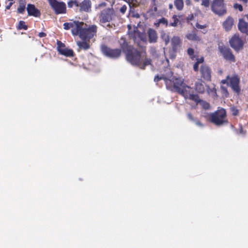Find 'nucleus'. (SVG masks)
Segmentation results:
<instances>
[{
	"label": "nucleus",
	"instance_id": "obj_15",
	"mask_svg": "<svg viewBox=\"0 0 248 248\" xmlns=\"http://www.w3.org/2000/svg\"><path fill=\"white\" fill-rule=\"evenodd\" d=\"M27 10L29 16H32L35 17H39L41 15V13L39 10L36 8L35 6L33 4H28Z\"/></svg>",
	"mask_w": 248,
	"mask_h": 248
},
{
	"label": "nucleus",
	"instance_id": "obj_12",
	"mask_svg": "<svg viewBox=\"0 0 248 248\" xmlns=\"http://www.w3.org/2000/svg\"><path fill=\"white\" fill-rule=\"evenodd\" d=\"M231 46L236 51L242 48L243 44L241 39L237 35H234L230 40Z\"/></svg>",
	"mask_w": 248,
	"mask_h": 248
},
{
	"label": "nucleus",
	"instance_id": "obj_31",
	"mask_svg": "<svg viewBox=\"0 0 248 248\" xmlns=\"http://www.w3.org/2000/svg\"><path fill=\"white\" fill-rule=\"evenodd\" d=\"M210 0H202L201 5L205 7H209L210 5Z\"/></svg>",
	"mask_w": 248,
	"mask_h": 248
},
{
	"label": "nucleus",
	"instance_id": "obj_11",
	"mask_svg": "<svg viewBox=\"0 0 248 248\" xmlns=\"http://www.w3.org/2000/svg\"><path fill=\"white\" fill-rule=\"evenodd\" d=\"M50 5L57 14H63L66 12V5L64 2L55 0Z\"/></svg>",
	"mask_w": 248,
	"mask_h": 248
},
{
	"label": "nucleus",
	"instance_id": "obj_22",
	"mask_svg": "<svg viewBox=\"0 0 248 248\" xmlns=\"http://www.w3.org/2000/svg\"><path fill=\"white\" fill-rule=\"evenodd\" d=\"M195 90L199 93H203L204 92L205 88L204 82L202 80H198L195 83Z\"/></svg>",
	"mask_w": 248,
	"mask_h": 248
},
{
	"label": "nucleus",
	"instance_id": "obj_7",
	"mask_svg": "<svg viewBox=\"0 0 248 248\" xmlns=\"http://www.w3.org/2000/svg\"><path fill=\"white\" fill-rule=\"evenodd\" d=\"M101 50L104 55L111 58H118L121 53V50L119 49H112L105 46H102Z\"/></svg>",
	"mask_w": 248,
	"mask_h": 248
},
{
	"label": "nucleus",
	"instance_id": "obj_5",
	"mask_svg": "<svg viewBox=\"0 0 248 248\" xmlns=\"http://www.w3.org/2000/svg\"><path fill=\"white\" fill-rule=\"evenodd\" d=\"M211 10L218 16H222L227 13L223 0H213L211 4Z\"/></svg>",
	"mask_w": 248,
	"mask_h": 248
},
{
	"label": "nucleus",
	"instance_id": "obj_34",
	"mask_svg": "<svg viewBox=\"0 0 248 248\" xmlns=\"http://www.w3.org/2000/svg\"><path fill=\"white\" fill-rule=\"evenodd\" d=\"M194 53V51L193 49H192L191 48H189L187 49V53L190 56V57L192 59H193V58H194V56H193Z\"/></svg>",
	"mask_w": 248,
	"mask_h": 248
},
{
	"label": "nucleus",
	"instance_id": "obj_23",
	"mask_svg": "<svg viewBox=\"0 0 248 248\" xmlns=\"http://www.w3.org/2000/svg\"><path fill=\"white\" fill-rule=\"evenodd\" d=\"M77 44L78 46L79 49H83L84 50H87L90 47V45H89V44L85 41H78L77 42Z\"/></svg>",
	"mask_w": 248,
	"mask_h": 248
},
{
	"label": "nucleus",
	"instance_id": "obj_41",
	"mask_svg": "<svg viewBox=\"0 0 248 248\" xmlns=\"http://www.w3.org/2000/svg\"><path fill=\"white\" fill-rule=\"evenodd\" d=\"M221 82L223 84H227L228 85H229V79H227V77L226 79L222 80Z\"/></svg>",
	"mask_w": 248,
	"mask_h": 248
},
{
	"label": "nucleus",
	"instance_id": "obj_29",
	"mask_svg": "<svg viewBox=\"0 0 248 248\" xmlns=\"http://www.w3.org/2000/svg\"><path fill=\"white\" fill-rule=\"evenodd\" d=\"M18 29L20 30L24 29L26 30L27 29V26L25 25V23L23 21H20L18 24Z\"/></svg>",
	"mask_w": 248,
	"mask_h": 248
},
{
	"label": "nucleus",
	"instance_id": "obj_53",
	"mask_svg": "<svg viewBox=\"0 0 248 248\" xmlns=\"http://www.w3.org/2000/svg\"><path fill=\"white\" fill-rule=\"evenodd\" d=\"M244 3H247L248 1V0H240Z\"/></svg>",
	"mask_w": 248,
	"mask_h": 248
},
{
	"label": "nucleus",
	"instance_id": "obj_20",
	"mask_svg": "<svg viewBox=\"0 0 248 248\" xmlns=\"http://www.w3.org/2000/svg\"><path fill=\"white\" fill-rule=\"evenodd\" d=\"M181 43L180 38L178 36H173L171 40V44L174 50H176L180 46Z\"/></svg>",
	"mask_w": 248,
	"mask_h": 248
},
{
	"label": "nucleus",
	"instance_id": "obj_26",
	"mask_svg": "<svg viewBox=\"0 0 248 248\" xmlns=\"http://www.w3.org/2000/svg\"><path fill=\"white\" fill-rule=\"evenodd\" d=\"M161 37L162 40L165 42V44L167 45L170 42L169 35L165 32H162L161 35Z\"/></svg>",
	"mask_w": 248,
	"mask_h": 248
},
{
	"label": "nucleus",
	"instance_id": "obj_21",
	"mask_svg": "<svg viewBox=\"0 0 248 248\" xmlns=\"http://www.w3.org/2000/svg\"><path fill=\"white\" fill-rule=\"evenodd\" d=\"M238 29L242 32H247L248 31V23L243 19H240L238 23Z\"/></svg>",
	"mask_w": 248,
	"mask_h": 248
},
{
	"label": "nucleus",
	"instance_id": "obj_33",
	"mask_svg": "<svg viewBox=\"0 0 248 248\" xmlns=\"http://www.w3.org/2000/svg\"><path fill=\"white\" fill-rule=\"evenodd\" d=\"M158 23L164 24L166 26H168V22L167 20L164 17L158 20Z\"/></svg>",
	"mask_w": 248,
	"mask_h": 248
},
{
	"label": "nucleus",
	"instance_id": "obj_52",
	"mask_svg": "<svg viewBox=\"0 0 248 248\" xmlns=\"http://www.w3.org/2000/svg\"><path fill=\"white\" fill-rule=\"evenodd\" d=\"M48 0V1H49V3L50 5L52 2H53L55 1V0Z\"/></svg>",
	"mask_w": 248,
	"mask_h": 248
},
{
	"label": "nucleus",
	"instance_id": "obj_56",
	"mask_svg": "<svg viewBox=\"0 0 248 248\" xmlns=\"http://www.w3.org/2000/svg\"><path fill=\"white\" fill-rule=\"evenodd\" d=\"M128 29H129V30H130V25H128Z\"/></svg>",
	"mask_w": 248,
	"mask_h": 248
},
{
	"label": "nucleus",
	"instance_id": "obj_42",
	"mask_svg": "<svg viewBox=\"0 0 248 248\" xmlns=\"http://www.w3.org/2000/svg\"><path fill=\"white\" fill-rule=\"evenodd\" d=\"M197 62L199 64H200V63H202L203 62L204 59H203V57H201L200 59H198L197 60Z\"/></svg>",
	"mask_w": 248,
	"mask_h": 248
},
{
	"label": "nucleus",
	"instance_id": "obj_36",
	"mask_svg": "<svg viewBox=\"0 0 248 248\" xmlns=\"http://www.w3.org/2000/svg\"><path fill=\"white\" fill-rule=\"evenodd\" d=\"M74 5H76V6H78V4L77 2L74 1H71L68 3V6L69 7H72Z\"/></svg>",
	"mask_w": 248,
	"mask_h": 248
},
{
	"label": "nucleus",
	"instance_id": "obj_40",
	"mask_svg": "<svg viewBox=\"0 0 248 248\" xmlns=\"http://www.w3.org/2000/svg\"><path fill=\"white\" fill-rule=\"evenodd\" d=\"M199 63H197V62L194 64V66H193V69L195 71H198V67H199Z\"/></svg>",
	"mask_w": 248,
	"mask_h": 248
},
{
	"label": "nucleus",
	"instance_id": "obj_25",
	"mask_svg": "<svg viewBox=\"0 0 248 248\" xmlns=\"http://www.w3.org/2000/svg\"><path fill=\"white\" fill-rule=\"evenodd\" d=\"M174 5L178 10H182L184 7V2L183 0H175Z\"/></svg>",
	"mask_w": 248,
	"mask_h": 248
},
{
	"label": "nucleus",
	"instance_id": "obj_14",
	"mask_svg": "<svg viewBox=\"0 0 248 248\" xmlns=\"http://www.w3.org/2000/svg\"><path fill=\"white\" fill-rule=\"evenodd\" d=\"M200 73L202 77L206 80H210L211 79V69L205 64H202L200 68Z\"/></svg>",
	"mask_w": 248,
	"mask_h": 248
},
{
	"label": "nucleus",
	"instance_id": "obj_48",
	"mask_svg": "<svg viewBox=\"0 0 248 248\" xmlns=\"http://www.w3.org/2000/svg\"><path fill=\"white\" fill-rule=\"evenodd\" d=\"M191 0H186L185 2L186 5H190L191 4Z\"/></svg>",
	"mask_w": 248,
	"mask_h": 248
},
{
	"label": "nucleus",
	"instance_id": "obj_51",
	"mask_svg": "<svg viewBox=\"0 0 248 248\" xmlns=\"http://www.w3.org/2000/svg\"><path fill=\"white\" fill-rule=\"evenodd\" d=\"M153 9H154V11L155 12L157 11V9L156 5V6H153Z\"/></svg>",
	"mask_w": 248,
	"mask_h": 248
},
{
	"label": "nucleus",
	"instance_id": "obj_16",
	"mask_svg": "<svg viewBox=\"0 0 248 248\" xmlns=\"http://www.w3.org/2000/svg\"><path fill=\"white\" fill-rule=\"evenodd\" d=\"M92 2L90 0H84L80 4V10L86 12L91 11Z\"/></svg>",
	"mask_w": 248,
	"mask_h": 248
},
{
	"label": "nucleus",
	"instance_id": "obj_58",
	"mask_svg": "<svg viewBox=\"0 0 248 248\" xmlns=\"http://www.w3.org/2000/svg\"><path fill=\"white\" fill-rule=\"evenodd\" d=\"M110 26V24H108V26Z\"/></svg>",
	"mask_w": 248,
	"mask_h": 248
},
{
	"label": "nucleus",
	"instance_id": "obj_54",
	"mask_svg": "<svg viewBox=\"0 0 248 248\" xmlns=\"http://www.w3.org/2000/svg\"><path fill=\"white\" fill-rule=\"evenodd\" d=\"M165 79L166 82L167 83L168 81L167 78H165Z\"/></svg>",
	"mask_w": 248,
	"mask_h": 248
},
{
	"label": "nucleus",
	"instance_id": "obj_49",
	"mask_svg": "<svg viewBox=\"0 0 248 248\" xmlns=\"http://www.w3.org/2000/svg\"><path fill=\"white\" fill-rule=\"evenodd\" d=\"M196 124L197 125L202 126V124L200 122L197 121L196 122Z\"/></svg>",
	"mask_w": 248,
	"mask_h": 248
},
{
	"label": "nucleus",
	"instance_id": "obj_37",
	"mask_svg": "<svg viewBox=\"0 0 248 248\" xmlns=\"http://www.w3.org/2000/svg\"><path fill=\"white\" fill-rule=\"evenodd\" d=\"M195 26L196 28L200 29H203L206 27V26L205 25H202L199 24V23H196Z\"/></svg>",
	"mask_w": 248,
	"mask_h": 248
},
{
	"label": "nucleus",
	"instance_id": "obj_44",
	"mask_svg": "<svg viewBox=\"0 0 248 248\" xmlns=\"http://www.w3.org/2000/svg\"><path fill=\"white\" fill-rule=\"evenodd\" d=\"M187 117H188V118L189 120H191V121H194L193 118V117H192V115H191L190 113H188V114H187Z\"/></svg>",
	"mask_w": 248,
	"mask_h": 248
},
{
	"label": "nucleus",
	"instance_id": "obj_46",
	"mask_svg": "<svg viewBox=\"0 0 248 248\" xmlns=\"http://www.w3.org/2000/svg\"><path fill=\"white\" fill-rule=\"evenodd\" d=\"M38 35L40 37H44L46 36V33H45L44 32H40L39 33Z\"/></svg>",
	"mask_w": 248,
	"mask_h": 248
},
{
	"label": "nucleus",
	"instance_id": "obj_4",
	"mask_svg": "<svg viewBox=\"0 0 248 248\" xmlns=\"http://www.w3.org/2000/svg\"><path fill=\"white\" fill-rule=\"evenodd\" d=\"M209 121L216 125L220 126L227 123L226 112L224 109L220 108L209 115Z\"/></svg>",
	"mask_w": 248,
	"mask_h": 248
},
{
	"label": "nucleus",
	"instance_id": "obj_57",
	"mask_svg": "<svg viewBox=\"0 0 248 248\" xmlns=\"http://www.w3.org/2000/svg\"><path fill=\"white\" fill-rule=\"evenodd\" d=\"M207 91L208 93H210V91L208 90H207Z\"/></svg>",
	"mask_w": 248,
	"mask_h": 248
},
{
	"label": "nucleus",
	"instance_id": "obj_59",
	"mask_svg": "<svg viewBox=\"0 0 248 248\" xmlns=\"http://www.w3.org/2000/svg\"><path fill=\"white\" fill-rule=\"evenodd\" d=\"M210 91H211H211H212V92H214V91H213V90H210Z\"/></svg>",
	"mask_w": 248,
	"mask_h": 248
},
{
	"label": "nucleus",
	"instance_id": "obj_1",
	"mask_svg": "<svg viewBox=\"0 0 248 248\" xmlns=\"http://www.w3.org/2000/svg\"><path fill=\"white\" fill-rule=\"evenodd\" d=\"M119 43L123 50L126 53L127 60L132 65H139L141 69H143L145 66L151 64V60L145 59L141 64V59L144 56L140 54L139 52L132 46H128L124 38H122L119 41Z\"/></svg>",
	"mask_w": 248,
	"mask_h": 248
},
{
	"label": "nucleus",
	"instance_id": "obj_8",
	"mask_svg": "<svg viewBox=\"0 0 248 248\" xmlns=\"http://www.w3.org/2000/svg\"><path fill=\"white\" fill-rule=\"evenodd\" d=\"M227 79H229V86L231 87L232 90L237 93H239L240 91L239 84L240 78L236 75H233L232 77L227 76Z\"/></svg>",
	"mask_w": 248,
	"mask_h": 248
},
{
	"label": "nucleus",
	"instance_id": "obj_10",
	"mask_svg": "<svg viewBox=\"0 0 248 248\" xmlns=\"http://www.w3.org/2000/svg\"><path fill=\"white\" fill-rule=\"evenodd\" d=\"M81 25V22L74 21L69 23H64L63 28L65 30L71 29L72 33L73 35H78V30Z\"/></svg>",
	"mask_w": 248,
	"mask_h": 248
},
{
	"label": "nucleus",
	"instance_id": "obj_32",
	"mask_svg": "<svg viewBox=\"0 0 248 248\" xmlns=\"http://www.w3.org/2000/svg\"><path fill=\"white\" fill-rule=\"evenodd\" d=\"M196 102L200 103L205 109H207L209 107V104L208 103L203 101H201L200 99L199 101Z\"/></svg>",
	"mask_w": 248,
	"mask_h": 248
},
{
	"label": "nucleus",
	"instance_id": "obj_47",
	"mask_svg": "<svg viewBox=\"0 0 248 248\" xmlns=\"http://www.w3.org/2000/svg\"><path fill=\"white\" fill-rule=\"evenodd\" d=\"M150 0L151 1L152 4L153 6L157 5V4H156V0Z\"/></svg>",
	"mask_w": 248,
	"mask_h": 248
},
{
	"label": "nucleus",
	"instance_id": "obj_50",
	"mask_svg": "<svg viewBox=\"0 0 248 248\" xmlns=\"http://www.w3.org/2000/svg\"><path fill=\"white\" fill-rule=\"evenodd\" d=\"M173 7V4H171V3H170V4H169V7L170 9V10L172 9Z\"/></svg>",
	"mask_w": 248,
	"mask_h": 248
},
{
	"label": "nucleus",
	"instance_id": "obj_18",
	"mask_svg": "<svg viewBox=\"0 0 248 248\" xmlns=\"http://www.w3.org/2000/svg\"><path fill=\"white\" fill-rule=\"evenodd\" d=\"M128 33L129 36L132 37L135 41L137 39V38H140L142 40H143L144 39L143 35L140 33L136 28H134L133 32H131L129 31Z\"/></svg>",
	"mask_w": 248,
	"mask_h": 248
},
{
	"label": "nucleus",
	"instance_id": "obj_17",
	"mask_svg": "<svg viewBox=\"0 0 248 248\" xmlns=\"http://www.w3.org/2000/svg\"><path fill=\"white\" fill-rule=\"evenodd\" d=\"M233 25V19L231 17H228L223 23V27L226 31H229L231 30Z\"/></svg>",
	"mask_w": 248,
	"mask_h": 248
},
{
	"label": "nucleus",
	"instance_id": "obj_2",
	"mask_svg": "<svg viewBox=\"0 0 248 248\" xmlns=\"http://www.w3.org/2000/svg\"><path fill=\"white\" fill-rule=\"evenodd\" d=\"M174 88L176 91L182 94L185 98H189L195 102L200 101V98L197 95L192 93V89L186 85L183 82V79L175 78L173 81Z\"/></svg>",
	"mask_w": 248,
	"mask_h": 248
},
{
	"label": "nucleus",
	"instance_id": "obj_45",
	"mask_svg": "<svg viewBox=\"0 0 248 248\" xmlns=\"http://www.w3.org/2000/svg\"><path fill=\"white\" fill-rule=\"evenodd\" d=\"M161 79H162L161 77L159 78L158 76H156V77H155V78H154V80L155 82H157Z\"/></svg>",
	"mask_w": 248,
	"mask_h": 248
},
{
	"label": "nucleus",
	"instance_id": "obj_9",
	"mask_svg": "<svg viewBox=\"0 0 248 248\" xmlns=\"http://www.w3.org/2000/svg\"><path fill=\"white\" fill-rule=\"evenodd\" d=\"M218 48L220 53L222 54L224 59L231 62H235L234 56L232 54L229 47L219 45Z\"/></svg>",
	"mask_w": 248,
	"mask_h": 248
},
{
	"label": "nucleus",
	"instance_id": "obj_39",
	"mask_svg": "<svg viewBox=\"0 0 248 248\" xmlns=\"http://www.w3.org/2000/svg\"><path fill=\"white\" fill-rule=\"evenodd\" d=\"M126 9H127V7L125 5H123L120 9V12L123 13V14H124L125 11H126Z\"/></svg>",
	"mask_w": 248,
	"mask_h": 248
},
{
	"label": "nucleus",
	"instance_id": "obj_55",
	"mask_svg": "<svg viewBox=\"0 0 248 248\" xmlns=\"http://www.w3.org/2000/svg\"><path fill=\"white\" fill-rule=\"evenodd\" d=\"M195 2H199L200 0H194Z\"/></svg>",
	"mask_w": 248,
	"mask_h": 248
},
{
	"label": "nucleus",
	"instance_id": "obj_30",
	"mask_svg": "<svg viewBox=\"0 0 248 248\" xmlns=\"http://www.w3.org/2000/svg\"><path fill=\"white\" fill-rule=\"evenodd\" d=\"M107 5V3L105 2H102L99 4H98L97 6H96L95 8L96 9H101L103 8L106 7Z\"/></svg>",
	"mask_w": 248,
	"mask_h": 248
},
{
	"label": "nucleus",
	"instance_id": "obj_38",
	"mask_svg": "<svg viewBox=\"0 0 248 248\" xmlns=\"http://www.w3.org/2000/svg\"><path fill=\"white\" fill-rule=\"evenodd\" d=\"M231 109H232V114L233 115L236 116L238 114V110L237 109L232 108H231Z\"/></svg>",
	"mask_w": 248,
	"mask_h": 248
},
{
	"label": "nucleus",
	"instance_id": "obj_27",
	"mask_svg": "<svg viewBox=\"0 0 248 248\" xmlns=\"http://www.w3.org/2000/svg\"><path fill=\"white\" fill-rule=\"evenodd\" d=\"M25 3L24 2H21L19 3V6L17 8V12L20 14H22L25 11Z\"/></svg>",
	"mask_w": 248,
	"mask_h": 248
},
{
	"label": "nucleus",
	"instance_id": "obj_24",
	"mask_svg": "<svg viewBox=\"0 0 248 248\" xmlns=\"http://www.w3.org/2000/svg\"><path fill=\"white\" fill-rule=\"evenodd\" d=\"M186 37L189 40L195 41L197 42H200L201 41V39L197 34L194 33L187 34Z\"/></svg>",
	"mask_w": 248,
	"mask_h": 248
},
{
	"label": "nucleus",
	"instance_id": "obj_43",
	"mask_svg": "<svg viewBox=\"0 0 248 248\" xmlns=\"http://www.w3.org/2000/svg\"><path fill=\"white\" fill-rule=\"evenodd\" d=\"M13 4V2H10V3L7 5H6V9H9Z\"/></svg>",
	"mask_w": 248,
	"mask_h": 248
},
{
	"label": "nucleus",
	"instance_id": "obj_19",
	"mask_svg": "<svg viewBox=\"0 0 248 248\" xmlns=\"http://www.w3.org/2000/svg\"><path fill=\"white\" fill-rule=\"evenodd\" d=\"M149 40L150 43H155L157 39L156 31L154 30L150 29L148 31Z\"/></svg>",
	"mask_w": 248,
	"mask_h": 248
},
{
	"label": "nucleus",
	"instance_id": "obj_3",
	"mask_svg": "<svg viewBox=\"0 0 248 248\" xmlns=\"http://www.w3.org/2000/svg\"><path fill=\"white\" fill-rule=\"evenodd\" d=\"M96 26L93 25L88 28L86 24L81 22V25L78 30V35L83 40L90 39L96 34Z\"/></svg>",
	"mask_w": 248,
	"mask_h": 248
},
{
	"label": "nucleus",
	"instance_id": "obj_6",
	"mask_svg": "<svg viewBox=\"0 0 248 248\" xmlns=\"http://www.w3.org/2000/svg\"><path fill=\"white\" fill-rule=\"evenodd\" d=\"M113 15L114 12L112 9L108 8L103 10L99 15V22L102 24L109 22L112 19Z\"/></svg>",
	"mask_w": 248,
	"mask_h": 248
},
{
	"label": "nucleus",
	"instance_id": "obj_35",
	"mask_svg": "<svg viewBox=\"0 0 248 248\" xmlns=\"http://www.w3.org/2000/svg\"><path fill=\"white\" fill-rule=\"evenodd\" d=\"M234 8L236 9H238L240 11H243V7L241 4L235 3L234 5Z\"/></svg>",
	"mask_w": 248,
	"mask_h": 248
},
{
	"label": "nucleus",
	"instance_id": "obj_13",
	"mask_svg": "<svg viewBox=\"0 0 248 248\" xmlns=\"http://www.w3.org/2000/svg\"><path fill=\"white\" fill-rule=\"evenodd\" d=\"M57 45V49L60 54L67 57L73 56V51L72 49L66 48L65 45L60 41L58 42Z\"/></svg>",
	"mask_w": 248,
	"mask_h": 248
},
{
	"label": "nucleus",
	"instance_id": "obj_28",
	"mask_svg": "<svg viewBox=\"0 0 248 248\" xmlns=\"http://www.w3.org/2000/svg\"><path fill=\"white\" fill-rule=\"evenodd\" d=\"M172 19H173V22L171 23L169 25L172 27L177 26L178 23L179 22V20L178 19L177 16L174 15L172 16Z\"/></svg>",
	"mask_w": 248,
	"mask_h": 248
}]
</instances>
